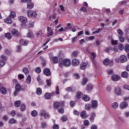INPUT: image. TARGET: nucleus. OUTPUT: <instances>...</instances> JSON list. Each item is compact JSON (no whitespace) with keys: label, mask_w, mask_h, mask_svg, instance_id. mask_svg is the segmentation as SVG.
I'll return each instance as SVG.
<instances>
[{"label":"nucleus","mask_w":129,"mask_h":129,"mask_svg":"<svg viewBox=\"0 0 129 129\" xmlns=\"http://www.w3.org/2000/svg\"><path fill=\"white\" fill-rule=\"evenodd\" d=\"M11 34L13 35V36H14V37H19L20 35V32L19 31L17 30V29H12L11 30Z\"/></svg>","instance_id":"423d86ee"},{"label":"nucleus","mask_w":129,"mask_h":129,"mask_svg":"<svg viewBox=\"0 0 129 129\" xmlns=\"http://www.w3.org/2000/svg\"><path fill=\"white\" fill-rule=\"evenodd\" d=\"M71 64V61H70V59H66L63 60V65H64V66H66V67H69V66H70Z\"/></svg>","instance_id":"6e6552de"},{"label":"nucleus","mask_w":129,"mask_h":129,"mask_svg":"<svg viewBox=\"0 0 129 129\" xmlns=\"http://www.w3.org/2000/svg\"><path fill=\"white\" fill-rule=\"evenodd\" d=\"M91 55L92 56L91 59L93 61V62L95 64V61H94V59L96 57V54L95 52H91Z\"/></svg>","instance_id":"393cba45"},{"label":"nucleus","mask_w":129,"mask_h":129,"mask_svg":"<svg viewBox=\"0 0 129 129\" xmlns=\"http://www.w3.org/2000/svg\"><path fill=\"white\" fill-rule=\"evenodd\" d=\"M110 51H112V48L109 47H107L105 49V52H106V53H109Z\"/></svg>","instance_id":"8fccbe9b"},{"label":"nucleus","mask_w":129,"mask_h":129,"mask_svg":"<svg viewBox=\"0 0 129 129\" xmlns=\"http://www.w3.org/2000/svg\"><path fill=\"white\" fill-rule=\"evenodd\" d=\"M27 16L29 18H36L37 17V12H36V11L29 10L27 12Z\"/></svg>","instance_id":"f03ea898"},{"label":"nucleus","mask_w":129,"mask_h":129,"mask_svg":"<svg viewBox=\"0 0 129 129\" xmlns=\"http://www.w3.org/2000/svg\"><path fill=\"white\" fill-rule=\"evenodd\" d=\"M22 90V86L19 84H16L15 85V91L14 92V95L16 96L17 94Z\"/></svg>","instance_id":"f257e3e1"},{"label":"nucleus","mask_w":129,"mask_h":129,"mask_svg":"<svg viewBox=\"0 0 129 129\" xmlns=\"http://www.w3.org/2000/svg\"><path fill=\"white\" fill-rule=\"evenodd\" d=\"M43 73L46 76H51V71L48 68H45L44 69Z\"/></svg>","instance_id":"1a4fd4ad"},{"label":"nucleus","mask_w":129,"mask_h":129,"mask_svg":"<svg viewBox=\"0 0 129 129\" xmlns=\"http://www.w3.org/2000/svg\"><path fill=\"white\" fill-rule=\"evenodd\" d=\"M81 117L82 118H86L87 117V115L86 114V111H83L80 114Z\"/></svg>","instance_id":"b1692460"},{"label":"nucleus","mask_w":129,"mask_h":129,"mask_svg":"<svg viewBox=\"0 0 129 129\" xmlns=\"http://www.w3.org/2000/svg\"><path fill=\"white\" fill-rule=\"evenodd\" d=\"M41 68L40 67H37L35 69V72L37 73V74H40V73H41Z\"/></svg>","instance_id":"c03bdc74"},{"label":"nucleus","mask_w":129,"mask_h":129,"mask_svg":"<svg viewBox=\"0 0 129 129\" xmlns=\"http://www.w3.org/2000/svg\"><path fill=\"white\" fill-rule=\"evenodd\" d=\"M9 123L10 124H14L15 123H17V120L15 119V118H12L9 120Z\"/></svg>","instance_id":"7c9ffc66"},{"label":"nucleus","mask_w":129,"mask_h":129,"mask_svg":"<svg viewBox=\"0 0 129 129\" xmlns=\"http://www.w3.org/2000/svg\"><path fill=\"white\" fill-rule=\"evenodd\" d=\"M71 24H70V23L68 24L67 26L65 27L64 31H68V30H70L71 29Z\"/></svg>","instance_id":"a18cd8bd"},{"label":"nucleus","mask_w":129,"mask_h":129,"mask_svg":"<svg viewBox=\"0 0 129 129\" xmlns=\"http://www.w3.org/2000/svg\"><path fill=\"white\" fill-rule=\"evenodd\" d=\"M5 64H6V62H5L4 61L0 60V68H2V67H4V66H5Z\"/></svg>","instance_id":"5fc2aeb1"},{"label":"nucleus","mask_w":129,"mask_h":129,"mask_svg":"<svg viewBox=\"0 0 129 129\" xmlns=\"http://www.w3.org/2000/svg\"><path fill=\"white\" fill-rule=\"evenodd\" d=\"M104 65L107 66L110 65V66H112L113 65V60H109L108 58H105L103 61Z\"/></svg>","instance_id":"7ed1b4c3"},{"label":"nucleus","mask_w":129,"mask_h":129,"mask_svg":"<svg viewBox=\"0 0 129 129\" xmlns=\"http://www.w3.org/2000/svg\"><path fill=\"white\" fill-rule=\"evenodd\" d=\"M14 105L15 107H20V106H21V101L18 100L15 101L14 103Z\"/></svg>","instance_id":"c756f323"},{"label":"nucleus","mask_w":129,"mask_h":129,"mask_svg":"<svg viewBox=\"0 0 129 129\" xmlns=\"http://www.w3.org/2000/svg\"><path fill=\"white\" fill-rule=\"evenodd\" d=\"M33 8H34V4L32 3L31 2L27 3V9H28V10H32Z\"/></svg>","instance_id":"412c9836"},{"label":"nucleus","mask_w":129,"mask_h":129,"mask_svg":"<svg viewBox=\"0 0 129 129\" xmlns=\"http://www.w3.org/2000/svg\"><path fill=\"white\" fill-rule=\"evenodd\" d=\"M119 39L121 43H123V42H124V38H123L122 36H119Z\"/></svg>","instance_id":"e2e57ef3"},{"label":"nucleus","mask_w":129,"mask_h":129,"mask_svg":"<svg viewBox=\"0 0 129 129\" xmlns=\"http://www.w3.org/2000/svg\"><path fill=\"white\" fill-rule=\"evenodd\" d=\"M59 107H63L65 106V102L63 101H61L60 102H59Z\"/></svg>","instance_id":"864d4df0"},{"label":"nucleus","mask_w":129,"mask_h":129,"mask_svg":"<svg viewBox=\"0 0 129 129\" xmlns=\"http://www.w3.org/2000/svg\"><path fill=\"white\" fill-rule=\"evenodd\" d=\"M27 37L29 38H33L34 37V34H33V32L31 31H29V33L27 34Z\"/></svg>","instance_id":"603ef678"},{"label":"nucleus","mask_w":129,"mask_h":129,"mask_svg":"<svg viewBox=\"0 0 129 129\" xmlns=\"http://www.w3.org/2000/svg\"><path fill=\"white\" fill-rule=\"evenodd\" d=\"M51 93H46L44 95V98L45 99H51Z\"/></svg>","instance_id":"cd10ccee"},{"label":"nucleus","mask_w":129,"mask_h":129,"mask_svg":"<svg viewBox=\"0 0 129 129\" xmlns=\"http://www.w3.org/2000/svg\"><path fill=\"white\" fill-rule=\"evenodd\" d=\"M1 59H2L3 60L7 61V56H6L4 55H1Z\"/></svg>","instance_id":"69168bd1"},{"label":"nucleus","mask_w":129,"mask_h":129,"mask_svg":"<svg viewBox=\"0 0 129 129\" xmlns=\"http://www.w3.org/2000/svg\"><path fill=\"white\" fill-rule=\"evenodd\" d=\"M53 107H54V109H58V108H59V107H60L59 102H54V105H53Z\"/></svg>","instance_id":"bb28decb"},{"label":"nucleus","mask_w":129,"mask_h":129,"mask_svg":"<svg viewBox=\"0 0 129 129\" xmlns=\"http://www.w3.org/2000/svg\"><path fill=\"white\" fill-rule=\"evenodd\" d=\"M40 115L41 116H44V118H47V117H50L49 113L46 112L45 110H41L40 111ZM46 115H47V117H46Z\"/></svg>","instance_id":"f8f14e48"},{"label":"nucleus","mask_w":129,"mask_h":129,"mask_svg":"<svg viewBox=\"0 0 129 129\" xmlns=\"http://www.w3.org/2000/svg\"><path fill=\"white\" fill-rule=\"evenodd\" d=\"M68 119V118L66 116H63L62 117H61V120L62 121H63V122H65V121H67Z\"/></svg>","instance_id":"4d7b16f0"},{"label":"nucleus","mask_w":129,"mask_h":129,"mask_svg":"<svg viewBox=\"0 0 129 129\" xmlns=\"http://www.w3.org/2000/svg\"><path fill=\"white\" fill-rule=\"evenodd\" d=\"M0 92L2 94H3L4 95L7 94V89H6V88L4 87V86H3V84H0Z\"/></svg>","instance_id":"0eeeda50"},{"label":"nucleus","mask_w":129,"mask_h":129,"mask_svg":"<svg viewBox=\"0 0 129 129\" xmlns=\"http://www.w3.org/2000/svg\"><path fill=\"white\" fill-rule=\"evenodd\" d=\"M98 106V102L96 100L92 101V107L93 108H96Z\"/></svg>","instance_id":"a211bd4d"},{"label":"nucleus","mask_w":129,"mask_h":129,"mask_svg":"<svg viewBox=\"0 0 129 129\" xmlns=\"http://www.w3.org/2000/svg\"><path fill=\"white\" fill-rule=\"evenodd\" d=\"M47 37H49L50 36H53L54 35V32H53V29L50 28V27L48 26L47 27Z\"/></svg>","instance_id":"20e7f679"},{"label":"nucleus","mask_w":129,"mask_h":129,"mask_svg":"<svg viewBox=\"0 0 129 129\" xmlns=\"http://www.w3.org/2000/svg\"><path fill=\"white\" fill-rule=\"evenodd\" d=\"M36 36L38 37H42L43 36V32L42 31H39L36 33Z\"/></svg>","instance_id":"49530a36"},{"label":"nucleus","mask_w":129,"mask_h":129,"mask_svg":"<svg viewBox=\"0 0 129 129\" xmlns=\"http://www.w3.org/2000/svg\"><path fill=\"white\" fill-rule=\"evenodd\" d=\"M5 22L7 24H13V21L11 19V17H9L5 19Z\"/></svg>","instance_id":"4be33fe9"},{"label":"nucleus","mask_w":129,"mask_h":129,"mask_svg":"<svg viewBox=\"0 0 129 129\" xmlns=\"http://www.w3.org/2000/svg\"><path fill=\"white\" fill-rule=\"evenodd\" d=\"M128 105L127 103L123 102L120 104V108L121 109H124V108H126V107H127Z\"/></svg>","instance_id":"dca6fc26"},{"label":"nucleus","mask_w":129,"mask_h":129,"mask_svg":"<svg viewBox=\"0 0 129 129\" xmlns=\"http://www.w3.org/2000/svg\"><path fill=\"white\" fill-rule=\"evenodd\" d=\"M23 72L24 73L25 75H29V69H28V68H23Z\"/></svg>","instance_id":"4c0bfd02"},{"label":"nucleus","mask_w":129,"mask_h":129,"mask_svg":"<svg viewBox=\"0 0 129 129\" xmlns=\"http://www.w3.org/2000/svg\"><path fill=\"white\" fill-rule=\"evenodd\" d=\"M112 107L114 108V109H116L117 107H118V104L117 102H114L112 104Z\"/></svg>","instance_id":"a19ab883"},{"label":"nucleus","mask_w":129,"mask_h":129,"mask_svg":"<svg viewBox=\"0 0 129 129\" xmlns=\"http://www.w3.org/2000/svg\"><path fill=\"white\" fill-rule=\"evenodd\" d=\"M11 115H12V116L14 117L16 115V114H17V112L16 111V110H12L11 113H10Z\"/></svg>","instance_id":"bf43d9fd"},{"label":"nucleus","mask_w":129,"mask_h":129,"mask_svg":"<svg viewBox=\"0 0 129 129\" xmlns=\"http://www.w3.org/2000/svg\"><path fill=\"white\" fill-rule=\"evenodd\" d=\"M46 85L44 86V88H46L47 86L48 87H51V85H52V83L51 82V79L46 80Z\"/></svg>","instance_id":"6ab92c4d"},{"label":"nucleus","mask_w":129,"mask_h":129,"mask_svg":"<svg viewBox=\"0 0 129 129\" xmlns=\"http://www.w3.org/2000/svg\"><path fill=\"white\" fill-rule=\"evenodd\" d=\"M31 115L33 117H36L38 115V112L36 110H33L31 112Z\"/></svg>","instance_id":"58836bf2"},{"label":"nucleus","mask_w":129,"mask_h":129,"mask_svg":"<svg viewBox=\"0 0 129 129\" xmlns=\"http://www.w3.org/2000/svg\"><path fill=\"white\" fill-rule=\"evenodd\" d=\"M73 57H77L78 56V52L76 51H74L72 53Z\"/></svg>","instance_id":"13d9d810"},{"label":"nucleus","mask_w":129,"mask_h":129,"mask_svg":"<svg viewBox=\"0 0 129 129\" xmlns=\"http://www.w3.org/2000/svg\"><path fill=\"white\" fill-rule=\"evenodd\" d=\"M47 127V123L46 122L41 123L42 128H45Z\"/></svg>","instance_id":"052dcab7"},{"label":"nucleus","mask_w":129,"mask_h":129,"mask_svg":"<svg viewBox=\"0 0 129 129\" xmlns=\"http://www.w3.org/2000/svg\"><path fill=\"white\" fill-rule=\"evenodd\" d=\"M92 89H93V86H92V85L90 84L87 86V91H90L91 90H92Z\"/></svg>","instance_id":"473e14b6"},{"label":"nucleus","mask_w":129,"mask_h":129,"mask_svg":"<svg viewBox=\"0 0 129 129\" xmlns=\"http://www.w3.org/2000/svg\"><path fill=\"white\" fill-rule=\"evenodd\" d=\"M121 77L123 78H127L128 77V74L126 72H123L121 73Z\"/></svg>","instance_id":"a878e982"},{"label":"nucleus","mask_w":129,"mask_h":129,"mask_svg":"<svg viewBox=\"0 0 129 129\" xmlns=\"http://www.w3.org/2000/svg\"><path fill=\"white\" fill-rule=\"evenodd\" d=\"M114 93L116 95H121V89L119 87H116L114 89Z\"/></svg>","instance_id":"9b49d317"},{"label":"nucleus","mask_w":129,"mask_h":129,"mask_svg":"<svg viewBox=\"0 0 129 129\" xmlns=\"http://www.w3.org/2000/svg\"><path fill=\"white\" fill-rule=\"evenodd\" d=\"M36 94L37 95H41L42 94V89L41 88H38L36 89Z\"/></svg>","instance_id":"f704fd0d"},{"label":"nucleus","mask_w":129,"mask_h":129,"mask_svg":"<svg viewBox=\"0 0 129 129\" xmlns=\"http://www.w3.org/2000/svg\"><path fill=\"white\" fill-rule=\"evenodd\" d=\"M80 63L79 60L76 58L73 59L72 61V64L73 66H78Z\"/></svg>","instance_id":"4468645a"},{"label":"nucleus","mask_w":129,"mask_h":129,"mask_svg":"<svg viewBox=\"0 0 129 129\" xmlns=\"http://www.w3.org/2000/svg\"><path fill=\"white\" fill-rule=\"evenodd\" d=\"M9 17L10 18H12V19H15V18H16V13L14 12H11Z\"/></svg>","instance_id":"ea45409f"},{"label":"nucleus","mask_w":129,"mask_h":129,"mask_svg":"<svg viewBox=\"0 0 129 129\" xmlns=\"http://www.w3.org/2000/svg\"><path fill=\"white\" fill-rule=\"evenodd\" d=\"M88 81V80L87 79V78H85L83 79V81L81 82L82 85H83V86H84V85H86V84L87 83Z\"/></svg>","instance_id":"2f4dec72"},{"label":"nucleus","mask_w":129,"mask_h":129,"mask_svg":"<svg viewBox=\"0 0 129 129\" xmlns=\"http://www.w3.org/2000/svg\"><path fill=\"white\" fill-rule=\"evenodd\" d=\"M127 61V57L125 55H122L120 56V62L121 63H125Z\"/></svg>","instance_id":"9d476101"},{"label":"nucleus","mask_w":129,"mask_h":129,"mask_svg":"<svg viewBox=\"0 0 129 129\" xmlns=\"http://www.w3.org/2000/svg\"><path fill=\"white\" fill-rule=\"evenodd\" d=\"M85 107L86 110H89L90 109V107H91V105L89 104H87L85 105Z\"/></svg>","instance_id":"3c124183"},{"label":"nucleus","mask_w":129,"mask_h":129,"mask_svg":"<svg viewBox=\"0 0 129 129\" xmlns=\"http://www.w3.org/2000/svg\"><path fill=\"white\" fill-rule=\"evenodd\" d=\"M124 50H125V51L126 52V53H128V52H129V45L128 44H126L125 46Z\"/></svg>","instance_id":"6e6d98bb"},{"label":"nucleus","mask_w":129,"mask_h":129,"mask_svg":"<svg viewBox=\"0 0 129 129\" xmlns=\"http://www.w3.org/2000/svg\"><path fill=\"white\" fill-rule=\"evenodd\" d=\"M55 92L56 95H59V94H60V92H59V86H56L55 88V92Z\"/></svg>","instance_id":"de8ad7c7"},{"label":"nucleus","mask_w":129,"mask_h":129,"mask_svg":"<svg viewBox=\"0 0 129 129\" xmlns=\"http://www.w3.org/2000/svg\"><path fill=\"white\" fill-rule=\"evenodd\" d=\"M18 19L22 24H26V23H28V19L24 16H19Z\"/></svg>","instance_id":"39448f33"},{"label":"nucleus","mask_w":129,"mask_h":129,"mask_svg":"<svg viewBox=\"0 0 129 129\" xmlns=\"http://www.w3.org/2000/svg\"><path fill=\"white\" fill-rule=\"evenodd\" d=\"M95 116H96V115L95 114V113H92L90 117V120L91 122H93V121H94V118H95Z\"/></svg>","instance_id":"aec40b11"},{"label":"nucleus","mask_w":129,"mask_h":129,"mask_svg":"<svg viewBox=\"0 0 129 129\" xmlns=\"http://www.w3.org/2000/svg\"><path fill=\"white\" fill-rule=\"evenodd\" d=\"M124 89H125L126 90H129V86L128 85H124L123 86Z\"/></svg>","instance_id":"774afa93"},{"label":"nucleus","mask_w":129,"mask_h":129,"mask_svg":"<svg viewBox=\"0 0 129 129\" xmlns=\"http://www.w3.org/2000/svg\"><path fill=\"white\" fill-rule=\"evenodd\" d=\"M20 110L22 112L25 111L26 110V105L24 104H21L20 106Z\"/></svg>","instance_id":"e433bc0d"},{"label":"nucleus","mask_w":129,"mask_h":129,"mask_svg":"<svg viewBox=\"0 0 129 129\" xmlns=\"http://www.w3.org/2000/svg\"><path fill=\"white\" fill-rule=\"evenodd\" d=\"M31 81H32V78L30 75H29L26 79V83L27 84H30L31 83Z\"/></svg>","instance_id":"72a5a7b5"},{"label":"nucleus","mask_w":129,"mask_h":129,"mask_svg":"<svg viewBox=\"0 0 129 129\" xmlns=\"http://www.w3.org/2000/svg\"><path fill=\"white\" fill-rule=\"evenodd\" d=\"M83 123L85 126H89V125H90V122H89V120L87 119L85 120L83 122Z\"/></svg>","instance_id":"c85d7f7f"},{"label":"nucleus","mask_w":129,"mask_h":129,"mask_svg":"<svg viewBox=\"0 0 129 129\" xmlns=\"http://www.w3.org/2000/svg\"><path fill=\"white\" fill-rule=\"evenodd\" d=\"M20 43L22 46H28L29 45V41L24 40V39H21Z\"/></svg>","instance_id":"f3484780"},{"label":"nucleus","mask_w":129,"mask_h":129,"mask_svg":"<svg viewBox=\"0 0 129 129\" xmlns=\"http://www.w3.org/2000/svg\"><path fill=\"white\" fill-rule=\"evenodd\" d=\"M100 31H102V29L101 28H99L96 31L93 32V34H98Z\"/></svg>","instance_id":"680f3d73"},{"label":"nucleus","mask_w":129,"mask_h":129,"mask_svg":"<svg viewBox=\"0 0 129 129\" xmlns=\"http://www.w3.org/2000/svg\"><path fill=\"white\" fill-rule=\"evenodd\" d=\"M86 66H87V64H86V63L82 62L80 64V69H81V70H85V69H86Z\"/></svg>","instance_id":"5701e85b"},{"label":"nucleus","mask_w":129,"mask_h":129,"mask_svg":"<svg viewBox=\"0 0 129 129\" xmlns=\"http://www.w3.org/2000/svg\"><path fill=\"white\" fill-rule=\"evenodd\" d=\"M90 100V98L89 97H88L87 95H85L83 97V100H84V101H89Z\"/></svg>","instance_id":"37998d69"},{"label":"nucleus","mask_w":129,"mask_h":129,"mask_svg":"<svg viewBox=\"0 0 129 129\" xmlns=\"http://www.w3.org/2000/svg\"><path fill=\"white\" fill-rule=\"evenodd\" d=\"M53 129H59V125L55 124L53 125Z\"/></svg>","instance_id":"338daca9"},{"label":"nucleus","mask_w":129,"mask_h":129,"mask_svg":"<svg viewBox=\"0 0 129 129\" xmlns=\"http://www.w3.org/2000/svg\"><path fill=\"white\" fill-rule=\"evenodd\" d=\"M50 60L52 62L53 64H57L58 62V57L53 56L51 57Z\"/></svg>","instance_id":"2eb2a0df"},{"label":"nucleus","mask_w":129,"mask_h":129,"mask_svg":"<svg viewBox=\"0 0 129 129\" xmlns=\"http://www.w3.org/2000/svg\"><path fill=\"white\" fill-rule=\"evenodd\" d=\"M5 37L7 38V39H8V40H10V39H12V35H11V33H7L5 34Z\"/></svg>","instance_id":"79ce46f5"},{"label":"nucleus","mask_w":129,"mask_h":129,"mask_svg":"<svg viewBox=\"0 0 129 129\" xmlns=\"http://www.w3.org/2000/svg\"><path fill=\"white\" fill-rule=\"evenodd\" d=\"M117 32L118 33V34H119V36H123V32H122V31L120 29H118L117 30Z\"/></svg>","instance_id":"09e8293b"},{"label":"nucleus","mask_w":129,"mask_h":129,"mask_svg":"<svg viewBox=\"0 0 129 129\" xmlns=\"http://www.w3.org/2000/svg\"><path fill=\"white\" fill-rule=\"evenodd\" d=\"M50 20H53V19H56V14H53L50 16Z\"/></svg>","instance_id":"0e129e2a"},{"label":"nucleus","mask_w":129,"mask_h":129,"mask_svg":"<svg viewBox=\"0 0 129 129\" xmlns=\"http://www.w3.org/2000/svg\"><path fill=\"white\" fill-rule=\"evenodd\" d=\"M112 81H118L120 79V77L118 75H113L111 77Z\"/></svg>","instance_id":"ddd939ff"},{"label":"nucleus","mask_w":129,"mask_h":129,"mask_svg":"<svg viewBox=\"0 0 129 129\" xmlns=\"http://www.w3.org/2000/svg\"><path fill=\"white\" fill-rule=\"evenodd\" d=\"M83 95V94H82V93H81V92H78L76 94L77 98L78 99H79V98H81Z\"/></svg>","instance_id":"c9c22d12"}]
</instances>
